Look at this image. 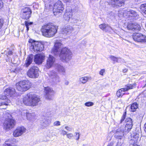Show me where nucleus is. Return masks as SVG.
<instances>
[{
	"label": "nucleus",
	"mask_w": 146,
	"mask_h": 146,
	"mask_svg": "<svg viewBox=\"0 0 146 146\" xmlns=\"http://www.w3.org/2000/svg\"><path fill=\"white\" fill-rule=\"evenodd\" d=\"M125 121L126 123L125 126H121L116 130L114 133V137L116 138L121 139L124 136V134L129 133L132 129L133 125L132 119L128 118Z\"/></svg>",
	"instance_id": "1"
},
{
	"label": "nucleus",
	"mask_w": 146,
	"mask_h": 146,
	"mask_svg": "<svg viewBox=\"0 0 146 146\" xmlns=\"http://www.w3.org/2000/svg\"><path fill=\"white\" fill-rule=\"evenodd\" d=\"M57 29L56 26L49 23L42 26L41 30L43 36L50 37L55 35L57 32Z\"/></svg>",
	"instance_id": "2"
},
{
	"label": "nucleus",
	"mask_w": 146,
	"mask_h": 146,
	"mask_svg": "<svg viewBox=\"0 0 146 146\" xmlns=\"http://www.w3.org/2000/svg\"><path fill=\"white\" fill-rule=\"evenodd\" d=\"M32 85L31 82L26 80L20 81L15 84L17 90L21 92L27 91L31 87Z\"/></svg>",
	"instance_id": "3"
},
{
	"label": "nucleus",
	"mask_w": 146,
	"mask_h": 146,
	"mask_svg": "<svg viewBox=\"0 0 146 146\" xmlns=\"http://www.w3.org/2000/svg\"><path fill=\"white\" fill-rule=\"evenodd\" d=\"M23 102L27 106H35L36 104V95L33 93L30 92L23 98Z\"/></svg>",
	"instance_id": "4"
},
{
	"label": "nucleus",
	"mask_w": 146,
	"mask_h": 146,
	"mask_svg": "<svg viewBox=\"0 0 146 146\" xmlns=\"http://www.w3.org/2000/svg\"><path fill=\"white\" fill-rule=\"evenodd\" d=\"M72 55V52L70 50L65 47L62 48L59 56L62 61L67 62L71 59Z\"/></svg>",
	"instance_id": "5"
},
{
	"label": "nucleus",
	"mask_w": 146,
	"mask_h": 146,
	"mask_svg": "<svg viewBox=\"0 0 146 146\" xmlns=\"http://www.w3.org/2000/svg\"><path fill=\"white\" fill-rule=\"evenodd\" d=\"M32 13V11L29 7H25L21 9L20 16L22 19L28 20L31 17Z\"/></svg>",
	"instance_id": "6"
},
{
	"label": "nucleus",
	"mask_w": 146,
	"mask_h": 146,
	"mask_svg": "<svg viewBox=\"0 0 146 146\" xmlns=\"http://www.w3.org/2000/svg\"><path fill=\"white\" fill-rule=\"evenodd\" d=\"M16 124V121L12 118H8L5 119L3 125L6 129L13 128Z\"/></svg>",
	"instance_id": "7"
},
{
	"label": "nucleus",
	"mask_w": 146,
	"mask_h": 146,
	"mask_svg": "<svg viewBox=\"0 0 146 146\" xmlns=\"http://www.w3.org/2000/svg\"><path fill=\"white\" fill-rule=\"evenodd\" d=\"M63 6L61 2L58 1L54 4L53 11L54 15H56L60 13L64 9Z\"/></svg>",
	"instance_id": "8"
},
{
	"label": "nucleus",
	"mask_w": 146,
	"mask_h": 146,
	"mask_svg": "<svg viewBox=\"0 0 146 146\" xmlns=\"http://www.w3.org/2000/svg\"><path fill=\"white\" fill-rule=\"evenodd\" d=\"M45 97L48 100H51L53 99L54 92L51 88L48 87L44 88Z\"/></svg>",
	"instance_id": "9"
},
{
	"label": "nucleus",
	"mask_w": 146,
	"mask_h": 146,
	"mask_svg": "<svg viewBox=\"0 0 146 146\" xmlns=\"http://www.w3.org/2000/svg\"><path fill=\"white\" fill-rule=\"evenodd\" d=\"M136 87V84H129L126 86V88H122L118 90L116 93V95L118 97H122L124 93V92L128 91L129 89H131Z\"/></svg>",
	"instance_id": "10"
},
{
	"label": "nucleus",
	"mask_w": 146,
	"mask_h": 146,
	"mask_svg": "<svg viewBox=\"0 0 146 146\" xmlns=\"http://www.w3.org/2000/svg\"><path fill=\"white\" fill-rule=\"evenodd\" d=\"M34 57V61L36 64V54L34 55L32 54L29 55L26 58L24 64V66L27 68L32 64L33 58Z\"/></svg>",
	"instance_id": "11"
},
{
	"label": "nucleus",
	"mask_w": 146,
	"mask_h": 146,
	"mask_svg": "<svg viewBox=\"0 0 146 146\" xmlns=\"http://www.w3.org/2000/svg\"><path fill=\"white\" fill-rule=\"evenodd\" d=\"M26 130V128L23 126L18 127L13 131V135L15 137H19L24 133Z\"/></svg>",
	"instance_id": "12"
},
{
	"label": "nucleus",
	"mask_w": 146,
	"mask_h": 146,
	"mask_svg": "<svg viewBox=\"0 0 146 146\" xmlns=\"http://www.w3.org/2000/svg\"><path fill=\"white\" fill-rule=\"evenodd\" d=\"M36 67L33 66L28 70L27 72L28 76L31 78H36Z\"/></svg>",
	"instance_id": "13"
},
{
	"label": "nucleus",
	"mask_w": 146,
	"mask_h": 146,
	"mask_svg": "<svg viewBox=\"0 0 146 146\" xmlns=\"http://www.w3.org/2000/svg\"><path fill=\"white\" fill-rule=\"evenodd\" d=\"M4 94L7 97L10 98L14 96L16 94V92L13 88L9 87L5 89L4 91Z\"/></svg>",
	"instance_id": "14"
},
{
	"label": "nucleus",
	"mask_w": 146,
	"mask_h": 146,
	"mask_svg": "<svg viewBox=\"0 0 146 146\" xmlns=\"http://www.w3.org/2000/svg\"><path fill=\"white\" fill-rule=\"evenodd\" d=\"M62 46V44L59 41H56L54 44V48L52 49V51L54 54L56 55L59 53L60 48Z\"/></svg>",
	"instance_id": "15"
},
{
	"label": "nucleus",
	"mask_w": 146,
	"mask_h": 146,
	"mask_svg": "<svg viewBox=\"0 0 146 146\" xmlns=\"http://www.w3.org/2000/svg\"><path fill=\"white\" fill-rule=\"evenodd\" d=\"M48 75L54 82H57L60 81V77L55 71H52L48 73Z\"/></svg>",
	"instance_id": "16"
},
{
	"label": "nucleus",
	"mask_w": 146,
	"mask_h": 146,
	"mask_svg": "<svg viewBox=\"0 0 146 146\" xmlns=\"http://www.w3.org/2000/svg\"><path fill=\"white\" fill-rule=\"evenodd\" d=\"M125 0H111L110 3L113 7L121 6L124 3Z\"/></svg>",
	"instance_id": "17"
},
{
	"label": "nucleus",
	"mask_w": 146,
	"mask_h": 146,
	"mask_svg": "<svg viewBox=\"0 0 146 146\" xmlns=\"http://www.w3.org/2000/svg\"><path fill=\"white\" fill-rule=\"evenodd\" d=\"M55 60V58L53 56L49 55V57L47 60L46 64L45 65L46 67L48 69L51 68Z\"/></svg>",
	"instance_id": "18"
},
{
	"label": "nucleus",
	"mask_w": 146,
	"mask_h": 146,
	"mask_svg": "<svg viewBox=\"0 0 146 146\" xmlns=\"http://www.w3.org/2000/svg\"><path fill=\"white\" fill-rule=\"evenodd\" d=\"M73 30V28L72 26L67 25L62 28L61 31L62 34L69 35Z\"/></svg>",
	"instance_id": "19"
},
{
	"label": "nucleus",
	"mask_w": 146,
	"mask_h": 146,
	"mask_svg": "<svg viewBox=\"0 0 146 146\" xmlns=\"http://www.w3.org/2000/svg\"><path fill=\"white\" fill-rule=\"evenodd\" d=\"M36 41L32 38H30L28 41V42L31 44L30 48L32 51L36 52Z\"/></svg>",
	"instance_id": "20"
},
{
	"label": "nucleus",
	"mask_w": 146,
	"mask_h": 146,
	"mask_svg": "<svg viewBox=\"0 0 146 146\" xmlns=\"http://www.w3.org/2000/svg\"><path fill=\"white\" fill-rule=\"evenodd\" d=\"M45 56L44 53H42L37 54V64H40L44 59Z\"/></svg>",
	"instance_id": "21"
},
{
	"label": "nucleus",
	"mask_w": 146,
	"mask_h": 146,
	"mask_svg": "<svg viewBox=\"0 0 146 146\" xmlns=\"http://www.w3.org/2000/svg\"><path fill=\"white\" fill-rule=\"evenodd\" d=\"M72 16V10L71 9L69 12L68 11L67 9H66V12L64 15V18L65 20L66 21H68L69 20Z\"/></svg>",
	"instance_id": "22"
},
{
	"label": "nucleus",
	"mask_w": 146,
	"mask_h": 146,
	"mask_svg": "<svg viewBox=\"0 0 146 146\" xmlns=\"http://www.w3.org/2000/svg\"><path fill=\"white\" fill-rule=\"evenodd\" d=\"M18 141L16 139H13L11 141L10 143H6V142L3 144V146H17V143L18 142Z\"/></svg>",
	"instance_id": "23"
},
{
	"label": "nucleus",
	"mask_w": 146,
	"mask_h": 146,
	"mask_svg": "<svg viewBox=\"0 0 146 146\" xmlns=\"http://www.w3.org/2000/svg\"><path fill=\"white\" fill-rule=\"evenodd\" d=\"M141 34H134L133 35V40L135 41L138 42H140L141 40Z\"/></svg>",
	"instance_id": "24"
},
{
	"label": "nucleus",
	"mask_w": 146,
	"mask_h": 146,
	"mask_svg": "<svg viewBox=\"0 0 146 146\" xmlns=\"http://www.w3.org/2000/svg\"><path fill=\"white\" fill-rule=\"evenodd\" d=\"M90 78L88 76H85L80 78L79 81L80 83L84 84L86 83L90 79Z\"/></svg>",
	"instance_id": "25"
},
{
	"label": "nucleus",
	"mask_w": 146,
	"mask_h": 146,
	"mask_svg": "<svg viewBox=\"0 0 146 146\" xmlns=\"http://www.w3.org/2000/svg\"><path fill=\"white\" fill-rule=\"evenodd\" d=\"M43 49L44 46L42 42L37 41V52L42 51L43 50Z\"/></svg>",
	"instance_id": "26"
},
{
	"label": "nucleus",
	"mask_w": 146,
	"mask_h": 146,
	"mask_svg": "<svg viewBox=\"0 0 146 146\" xmlns=\"http://www.w3.org/2000/svg\"><path fill=\"white\" fill-rule=\"evenodd\" d=\"M56 68L58 70L59 72L62 73L63 75H65V70L63 66L60 65H58L56 66Z\"/></svg>",
	"instance_id": "27"
},
{
	"label": "nucleus",
	"mask_w": 146,
	"mask_h": 146,
	"mask_svg": "<svg viewBox=\"0 0 146 146\" xmlns=\"http://www.w3.org/2000/svg\"><path fill=\"white\" fill-rule=\"evenodd\" d=\"M109 58L111 60L114 62H120L122 61L123 59L120 57H116L113 56L111 55L109 56Z\"/></svg>",
	"instance_id": "28"
},
{
	"label": "nucleus",
	"mask_w": 146,
	"mask_h": 146,
	"mask_svg": "<svg viewBox=\"0 0 146 146\" xmlns=\"http://www.w3.org/2000/svg\"><path fill=\"white\" fill-rule=\"evenodd\" d=\"M139 134L136 132H134L131 135L132 137L133 138V139L135 143L137 142L139 139Z\"/></svg>",
	"instance_id": "29"
},
{
	"label": "nucleus",
	"mask_w": 146,
	"mask_h": 146,
	"mask_svg": "<svg viewBox=\"0 0 146 146\" xmlns=\"http://www.w3.org/2000/svg\"><path fill=\"white\" fill-rule=\"evenodd\" d=\"M42 125L44 126H47L49 125L51 123V120L49 118H44L42 121Z\"/></svg>",
	"instance_id": "30"
},
{
	"label": "nucleus",
	"mask_w": 146,
	"mask_h": 146,
	"mask_svg": "<svg viewBox=\"0 0 146 146\" xmlns=\"http://www.w3.org/2000/svg\"><path fill=\"white\" fill-rule=\"evenodd\" d=\"M131 10L129 9L124 10L121 13H123V16H127L130 17Z\"/></svg>",
	"instance_id": "31"
},
{
	"label": "nucleus",
	"mask_w": 146,
	"mask_h": 146,
	"mask_svg": "<svg viewBox=\"0 0 146 146\" xmlns=\"http://www.w3.org/2000/svg\"><path fill=\"white\" fill-rule=\"evenodd\" d=\"M138 104L136 102H135L132 104L130 108V111L132 112L135 111L136 109L138 108Z\"/></svg>",
	"instance_id": "32"
},
{
	"label": "nucleus",
	"mask_w": 146,
	"mask_h": 146,
	"mask_svg": "<svg viewBox=\"0 0 146 146\" xmlns=\"http://www.w3.org/2000/svg\"><path fill=\"white\" fill-rule=\"evenodd\" d=\"M132 30H139L140 29V26L139 25L133 24Z\"/></svg>",
	"instance_id": "33"
},
{
	"label": "nucleus",
	"mask_w": 146,
	"mask_h": 146,
	"mask_svg": "<svg viewBox=\"0 0 146 146\" xmlns=\"http://www.w3.org/2000/svg\"><path fill=\"white\" fill-rule=\"evenodd\" d=\"M33 22H29L27 21H25V26L27 28V31H28L29 30V26L32 25L33 24Z\"/></svg>",
	"instance_id": "34"
},
{
	"label": "nucleus",
	"mask_w": 146,
	"mask_h": 146,
	"mask_svg": "<svg viewBox=\"0 0 146 146\" xmlns=\"http://www.w3.org/2000/svg\"><path fill=\"white\" fill-rule=\"evenodd\" d=\"M140 9L141 11L146 14V4L141 5Z\"/></svg>",
	"instance_id": "35"
},
{
	"label": "nucleus",
	"mask_w": 146,
	"mask_h": 146,
	"mask_svg": "<svg viewBox=\"0 0 146 146\" xmlns=\"http://www.w3.org/2000/svg\"><path fill=\"white\" fill-rule=\"evenodd\" d=\"M111 30H112V28L108 25L106 24V27H105L104 31L106 32H109L111 31Z\"/></svg>",
	"instance_id": "36"
},
{
	"label": "nucleus",
	"mask_w": 146,
	"mask_h": 146,
	"mask_svg": "<svg viewBox=\"0 0 146 146\" xmlns=\"http://www.w3.org/2000/svg\"><path fill=\"white\" fill-rule=\"evenodd\" d=\"M141 40L140 42H146V36L141 34Z\"/></svg>",
	"instance_id": "37"
},
{
	"label": "nucleus",
	"mask_w": 146,
	"mask_h": 146,
	"mask_svg": "<svg viewBox=\"0 0 146 146\" xmlns=\"http://www.w3.org/2000/svg\"><path fill=\"white\" fill-rule=\"evenodd\" d=\"M137 14L134 11L131 10L130 17H135L137 16Z\"/></svg>",
	"instance_id": "38"
},
{
	"label": "nucleus",
	"mask_w": 146,
	"mask_h": 146,
	"mask_svg": "<svg viewBox=\"0 0 146 146\" xmlns=\"http://www.w3.org/2000/svg\"><path fill=\"white\" fill-rule=\"evenodd\" d=\"M106 24L105 23L99 25V27L100 29L104 31L105 27H106Z\"/></svg>",
	"instance_id": "39"
},
{
	"label": "nucleus",
	"mask_w": 146,
	"mask_h": 146,
	"mask_svg": "<svg viewBox=\"0 0 146 146\" xmlns=\"http://www.w3.org/2000/svg\"><path fill=\"white\" fill-rule=\"evenodd\" d=\"M85 105L86 106L90 107L94 105V103L92 102H88L85 104Z\"/></svg>",
	"instance_id": "40"
},
{
	"label": "nucleus",
	"mask_w": 146,
	"mask_h": 146,
	"mask_svg": "<svg viewBox=\"0 0 146 146\" xmlns=\"http://www.w3.org/2000/svg\"><path fill=\"white\" fill-rule=\"evenodd\" d=\"M126 112H125L123 114L121 118V119L120 120V123H121L125 119V118L126 116Z\"/></svg>",
	"instance_id": "41"
},
{
	"label": "nucleus",
	"mask_w": 146,
	"mask_h": 146,
	"mask_svg": "<svg viewBox=\"0 0 146 146\" xmlns=\"http://www.w3.org/2000/svg\"><path fill=\"white\" fill-rule=\"evenodd\" d=\"M7 97L5 95H0V99L5 100L7 99Z\"/></svg>",
	"instance_id": "42"
},
{
	"label": "nucleus",
	"mask_w": 146,
	"mask_h": 146,
	"mask_svg": "<svg viewBox=\"0 0 146 146\" xmlns=\"http://www.w3.org/2000/svg\"><path fill=\"white\" fill-rule=\"evenodd\" d=\"M66 136L68 138L71 139L73 137V135L72 133H69L67 134Z\"/></svg>",
	"instance_id": "43"
},
{
	"label": "nucleus",
	"mask_w": 146,
	"mask_h": 146,
	"mask_svg": "<svg viewBox=\"0 0 146 146\" xmlns=\"http://www.w3.org/2000/svg\"><path fill=\"white\" fill-rule=\"evenodd\" d=\"M133 23H130L128 24L127 26V28L129 30H132L133 27Z\"/></svg>",
	"instance_id": "44"
},
{
	"label": "nucleus",
	"mask_w": 146,
	"mask_h": 146,
	"mask_svg": "<svg viewBox=\"0 0 146 146\" xmlns=\"http://www.w3.org/2000/svg\"><path fill=\"white\" fill-rule=\"evenodd\" d=\"M4 23V20L1 18H0V29L3 27Z\"/></svg>",
	"instance_id": "45"
},
{
	"label": "nucleus",
	"mask_w": 146,
	"mask_h": 146,
	"mask_svg": "<svg viewBox=\"0 0 146 146\" xmlns=\"http://www.w3.org/2000/svg\"><path fill=\"white\" fill-rule=\"evenodd\" d=\"M53 125L54 126H58L60 125V123L59 121H55L53 123Z\"/></svg>",
	"instance_id": "46"
},
{
	"label": "nucleus",
	"mask_w": 146,
	"mask_h": 146,
	"mask_svg": "<svg viewBox=\"0 0 146 146\" xmlns=\"http://www.w3.org/2000/svg\"><path fill=\"white\" fill-rule=\"evenodd\" d=\"M13 54V52L12 50H9L8 51L6 55L7 56H8L9 55H12Z\"/></svg>",
	"instance_id": "47"
},
{
	"label": "nucleus",
	"mask_w": 146,
	"mask_h": 146,
	"mask_svg": "<svg viewBox=\"0 0 146 146\" xmlns=\"http://www.w3.org/2000/svg\"><path fill=\"white\" fill-rule=\"evenodd\" d=\"M105 72V69H102L99 72V74L102 76L103 75V74L104 72Z\"/></svg>",
	"instance_id": "48"
},
{
	"label": "nucleus",
	"mask_w": 146,
	"mask_h": 146,
	"mask_svg": "<svg viewBox=\"0 0 146 146\" xmlns=\"http://www.w3.org/2000/svg\"><path fill=\"white\" fill-rule=\"evenodd\" d=\"M75 133L76 134V136L77 137L76 139V140H78L80 138V134L78 132H76Z\"/></svg>",
	"instance_id": "49"
},
{
	"label": "nucleus",
	"mask_w": 146,
	"mask_h": 146,
	"mask_svg": "<svg viewBox=\"0 0 146 146\" xmlns=\"http://www.w3.org/2000/svg\"><path fill=\"white\" fill-rule=\"evenodd\" d=\"M109 16L110 17H115V14L114 13L112 12H110L109 13Z\"/></svg>",
	"instance_id": "50"
},
{
	"label": "nucleus",
	"mask_w": 146,
	"mask_h": 146,
	"mask_svg": "<svg viewBox=\"0 0 146 146\" xmlns=\"http://www.w3.org/2000/svg\"><path fill=\"white\" fill-rule=\"evenodd\" d=\"M115 146H123V143L119 141H118L117 143V145Z\"/></svg>",
	"instance_id": "51"
},
{
	"label": "nucleus",
	"mask_w": 146,
	"mask_h": 146,
	"mask_svg": "<svg viewBox=\"0 0 146 146\" xmlns=\"http://www.w3.org/2000/svg\"><path fill=\"white\" fill-rule=\"evenodd\" d=\"M3 7V3L1 0H0V9L2 8Z\"/></svg>",
	"instance_id": "52"
},
{
	"label": "nucleus",
	"mask_w": 146,
	"mask_h": 146,
	"mask_svg": "<svg viewBox=\"0 0 146 146\" xmlns=\"http://www.w3.org/2000/svg\"><path fill=\"white\" fill-rule=\"evenodd\" d=\"M5 105V106H7L8 105V104L7 103L5 102H0V106H3V105Z\"/></svg>",
	"instance_id": "53"
},
{
	"label": "nucleus",
	"mask_w": 146,
	"mask_h": 146,
	"mask_svg": "<svg viewBox=\"0 0 146 146\" xmlns=\"http://www.w3.org/2000/svg\"><path fill=\"white\" fill-rule=\"evenodd\" d=\"M61 134H62L64 136L65 135H67V133L66 131L62 130V131Z\"/></svg>",
	"instance_id": "54"
},
{
	"label": "nucleus",
	"mask_w": 146,
	"mask_h": 146,
	"mask_svg": "<svg viewBox=\"0 0 146 146\" xmlns=\"http://www.w3.org/2000/svg\"><path fill=\"white\" fill-rule=\"evenodd\" d=\"M65 128L66 130L69 131H70L72 130L71 128L70 127L68 126H65Z\"/></svg>",
	"instance_id": "55"
},
{
	"label": "nucleus",
	"mask_w": 146,
	"mask_h": 146,
	"mask_svg": "<svg viewBox=\"0 0 146 146\" xmlns=\"http://www.w3.org/2000/svg\"><path fill=\"white\" fill-rule=\"evenodd\" d=\"M127 70H128L127 69H125L123 70V72L124 73H126L127 72Z\"/></svg>",
	"instance_id": "56"
},
{
	"label": "nucleus",
	"mask_w": 146,
	"mask_h": 146,
	"mask_svg": "<svg viewBox=\"0 0 146 146\" xmlns=\"http://www.w3.org/2000/svg\"><path fill=\"white\" fill-rule=\"evenodd\" d=\"M144 129L145 131L146 132V123L144 125Z\"/></svg>",
	"instance_id": "57"
},
{
	"label": "nucleus",
	"mask_w": 146,
	"mask_h": 146,
	"mask_svg": "<svg viewBox=\"0 0 146 146\" xmlns=\"http://www.w3.org/2000/svg\"><path fill=\"white\" fill-rule=\"evenodd\" d=\"M69 82L67 81H66L65 82V84L66 85H68V84H69Z\"/></svg>",
	"instance_id": "58"
},
{
	"label": "nucleus",
	"mask_w": 146,
	"mask_h": 146,
	"mask_svg": "<svg viewBox=\"0 0 146 146\" xmlns=\"http://www.w3.org/2000/svg\"><path fill=\"white\" fill-rule=\"evenodd\" d=\"M40 101V99L39 98H37V103L39 101Z\"/></svg>",
	"instance_id": "59"
},
{
	"label": "nucleus",
	"mask_w": 146,
	"mask_h": 146,
	"mask_svg": "<svg viewBox=\"0 0 146 146\" xmlns=\"http://www.w3.org/2000/svg\"><path fill=\"white\" fill-rule=\"evenodd\" d=\"M133 146H138L137 145L134 144Z\"/></svg>",
	"instance_id": "60"
},
{
	"label": "nucleus",
	"mask_w": 146,
	"mask_h": 146,
	"mask_svg": "<svg viewBox=\"0 0 146 146\" xmlns=\"http://www.w3.org/2000/svg\"><path fill=\"white\" fill-rule=\"evenodd\" d=\"M85 145H86L84 144H83V146H85Z\"/></svg>",
	"instance_id": "61"
},
{
	"label": "nucleus",
	"mask_w": 146,
	"mask_h": 146,
	"mask_svg": "<svg viewBox=\"0 0 146 146\" xmlns=\"http://www.w3.org/2000/svg\"><path fill=\"white\" fill-rule=\"evenodd\" d=\"M11 1H12V0H11Z\"/></svg>",
	"instance_id": "62"
}]
</instances>
